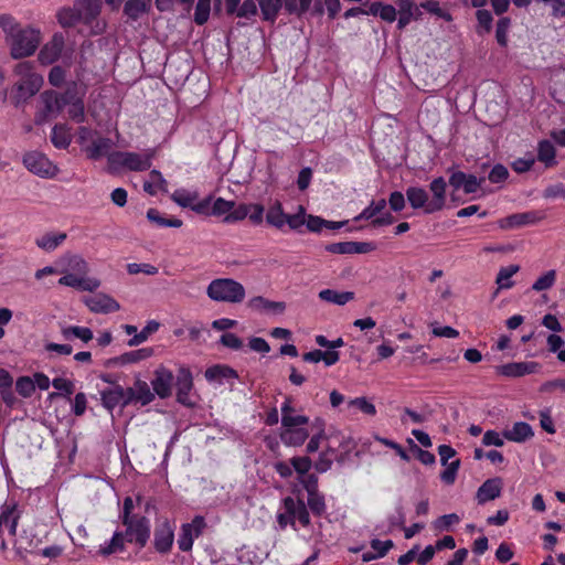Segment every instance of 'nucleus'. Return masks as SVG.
I'll list each match as a JSON object with an SVG mask.
<instances>
[{"mask_svg":"<svg viewBox=\"0 0 565 565\" xmlns=\"http://www.w3.org/2000/svg\"><path fill=\"white\" fill-rule=\"evenodd\" d=\"M422 12L415 7L412 0H401L398 2L397 29L403 30L413 19L417 20Z\"/></svg>","mask_w":565,"mask_h":565,"instance_id":"4be33fe9","label":"nucleus"},{"mask_svg":"<svg viewBox=\"0 0 565 565\" xmlns=\"http://www.w3.org/2000/svg\"><path fill=\"white\" fill-rule=\"evenodd\" d=\"M249 212L250 205L246 203H241L238 206H234L233 210L227 215H225L224 222L230 224L243 221L247 217Z\"/></svg>","mask_w":565,"mask_h":565,"instance_id":"bf43d9fd","label":"nucleus"},{"mask_svg":"<svg viewBox=\"0 0 565 565\" xmlns=\"http://www.w3.org/2000/svg\"><path fill=\"white\" fill-rule=\"evenodd\" d=\"M502 480L501 478L487 479L477 490L476 500L478 504H484L501 495Z\"/></svg>","mask_w":565,"mask_h":565,"instance_id":"6ab92c4d","label":"nucleus"},{"mask_svg":"<svg viewBox=\"0 0 565 565\" xmlns=\"http://www.w3.org/2000/svg\"><path fill=\"white\" fill-rule=\"evenodd\" d=\"M309 424V417L305 415H285L281 416V426L282 429H295L303 427Z\"/></svg>","mask_w":565,"mask_h":565,"instance_id":"4d7b16f0","label":"nucleus"},{"mask_svg":"<svg viewBox=\"0 0 565 565\" xmlns=\"http://www.w3.org/2000/svg\"><path fill=\"white\" fill-rule=\"evenodd\" d=\"M175 522L167 516L156 520L152 533V548L156 553L166 556L172 552L175 540Z\"/></svg>","mask_w":565,"mask_h":565,"instance_id":"0eeeda50","label":"nucleus"},{"mask_svg":"<svg viewBox=\"0 0 565 565\" xmlns=\"http://www.w3.org/2000/svg\"><path fill=\"white\" fill-rule=\"evenodd\" d=\"M349 406H354L363 414L374 416L376 414V407L366 397H355L349 402Z\"/></svg>","mask_w":565,"mask_h":565,"instance_id":"338daca9","label":"nucleus"},{"mask_svg":"<svg viewBox=\"0 0 565 565\" xmlns=\"http://www.w3.org/2000/svg\"><path fill=\"white\" fill-rule=\"evenodd\" d=\"M259 8L263 19L274 23L282 8V0H259Z\"/></svg>","mask_w":565,"mask_h":565,"instance_id":"e433bc0d","label":"nucleus"},{"mask_svg":"<svg viewBox=\"0 0 565 565\" xmlns=\"http://www.w3.org/2000/svg\"><path fill=\"white\" fill-rule=\"evenodd\" d=\"M307 215L303 206H299V210L295 214H287L286 224L290 230L298 231L302 225L306 224Z\"/></svg>","mask_w":565,"mask_h":565,"instance_id":"e2e57ef3","label":"nucleus"},{"mask_svg":"<svg viewBox=\"0 0 565 565\" xmlns=\"http://www.w3.org/2000/svg\"><path fill=\"white\" fill-rule=\"evenodd\" d=\"M420 7L425 9L427 12L447 21H452V15L450 12L440 8L439 2L436 0H426L420 3Z\"/></svg>","mask_w":565,"mask_h":565,"instance_id":"6e6d98bb","label":"nucleus"},{"mask_svg":"<svg viewBox=\"0 0 565 565\" xmlns=\"http://www.w3.org/2000/svg\"><path fill=\"white\" fill-rule=\"evenodd\" d=\"M82 96H84V92H81L79 85L76 82H71L66 85V88L63 93H58V100L62 108L64 109L66 106L76 102Z\"/></svg>","mask_w":565,"mask_h":565,"instance_id":"58836bf2","label":"nucleus"},{"mask_svg":"<svg viewBox=\"0 0 565 565\" xmlns=\"http://www.w3.org/2000/svg\"><path fill=\"white\" fill-rule=\"evenodd\" d=\"M376 248L373 242H339L330 243L324 246V249L331 254H366Z\"/></svg>","mask_w":565,"mask_h":565,"instance_id":"f8f14e48","label":"nucleus"},{"mask_svg":"<svg viewBox=\"0 0 565 565\" xmlns=\"http://www.w3.org/2000/svg\"><path fill=\"white\" fill-rule=\"evenodd\" d=\"M111 140L105 137H98L93 140L89 146L85 148V152L88 159L98 160L104 156H109V150L111 149Z\"/></svg>","mask_w":565,"mask_h":565,"instance_id":"a878e982","label":"nucleus"},{"mask_svg":"<svg viewBox=\"0 0 565 565\" xmlns=\"http://www.w3.org/2000/svg\"><path fill=\"white\" fill-rule=\"evenodd\" d=\"M311 3L312 0H282L286 12L299 17L309 10Z\"/></svg>","mask_w":565,"mask_h":565,"instance_id":"8fccbe9b","label":"nucleus"},{"mask_svg":"<svg viewBox=\"0 0 565 565\" xmlns=\"http://www.w3.org/2000/svg\"><path fill=\"white\" fill-rule=\"evenodd\" d=\"M287 214L284 212L282 205L279 201H276L269 206L266 213V222L276 228H282L286 225Z\"/></svg>","mask_w":565,"mask_h":565,"instance_id":"473e14b6","label":"nucleus"},{"mask_svg":"<svg viewBox=\"0 0 565 565\" xmlns=\"http://www.w3.org/2000/svg\"><path fill=\"white\" fill-rule=\"evenodd\" d=\"M151 0H127L124 6V13L130 20L137 21L150 9Z\"/></svg>","mask_w":565,"mask_h":565,"instance_id":"c756f323","label":"nucleus"},{"mask_svg":"<svg viewBox=\"0 0 565 565\" xmlns=\"http://www.w3.org/2000/svg\"><path fill=\"white\" fill-rule=\"evenodd\" d=\"M198 198L199 195L196 192H189L185 189H178L171 195L173 202L182 207L189 209L192 207L193 202L196 201Z\"/></svg>","mask_w":565,"mask_h":565,"instance_id":"de8ad7c7","label":"nucleus"},{"mask_svg":"<svg viewBox=\"0 0 565 565\" xmlns=\"http://www.w3.org/2000/svg\"><path fill=\"white\" fill-rule=\"evenodd\" d=\"M135 500L126 497L119 512V521L122 530H116L109 540L98 546L97 555L103 558L130 562L150 559L149 553L143 550L151 537L150 519L143 514L135 513Z\"/></svg>","mask_w":565,"mask_h":565,"instance_id":"f257e3e1","label":"nucleus"},{"mask_svg":"<svg viewBox=\"0 0 565 565\" xmlns=\"http://www.w3.org/2000/svg\"><path fill=\"white\" fill-rule=\"evenodd\" d=\"M0 514H6L8 522H3V525L8 527L10 535L15 536L21 518V511L18 510L17 503L4 504Z\"/></svg>","mask_w":565,"mask_h":565,"instance_id":"7c9ffc66","label":"nucleus"},{"mask_svg":"<svg viewBox=\"0 0 565 565\" xmlns=\"http://www.w3.org/2000/svg\"><path fill=\"white\" fill-rule=\"evenodd\" d=\"M319 298L323 301L343 306L354 298L352 291H335L333 289H323L319 292Z\"/></svg>","mask_w":565,"mask_h":565,"instance_id":"c9c22d12","label":"nucleus"},{"mask_svg":"<svg viewBox=\"0 0 565 565\" xmlns=\"http://www.w3.org/2000/svg\"><path fill=\"white\" fill-rule=\"evenodd\" d=\"M65 45V39L62 33H55L51 41L46 43L39 53V61L44 65H50L56 62Z\"/></svg>","mask_w":565,"mask_h":565,"instance_id":"4468645a","label":"nucleus"},{"mask_svg":"<svg viewBox=\"0 0 565 565\" xmlns=\"http://www.w3.org/2000/svg\"><path fill=\"white\" fill-rule=\"evenodd\" d=\"M520 267L518 265H509L507 267H501L498 276L497 284L501 289H509L513 286V281L511 280L512 276L519 271Z\"/></svg>","mask_w":565,"mask_h":565,"instance_id":"a18cd8bd","label":"nucleus"},{"mask_svg":"<svg viewBox=\"0 0 565 565\" xmlns=\"http://www.w3.org/2000/svg\"><path fill=\"white\" fill-rule=\"evenodd\" d=\"M556 273L555 270L551 269L535 280L532 289L535 291L547 290L554 285Z\"/></svg>","mask_w":565,"mask_h":565,"instance_id":"680f3d73","label":"nucleus"},{"mask_svg":"<svg viewBox=\"0 0 565 565\" xmlns=\"http://www.w3.org/2000/svg\"><path fill=\"white\" fill-rule=\"evenodd\" d=\"M154 353L152 348H141L138 350L125 352L118 356L109 358L104 362L105 367L124 366L127 364L138 363L151 358Z\"/></svg>","mask_w":565,"mask_h":565,"instance_id":"ddd939ff","label":"nucleus"},{"mask_svg":"<svg viewBox=\"0 0 565 565\" xmlns=\"http://www.w3.org/2000/svg\"><path fill=\"white\" fill-rule=\"evenodd\" d=\"M52 386L62 392V394H58V393H51L50 396L53 398V397H56V396H60V395H63L67 398H70V396L74 393L75 391V384L73 381L68 380V379H64V377H55L53 379L52 381Z\"/></svg>","mask_w":565,"mask_h":565,"instance_id":"09e8293b","label":"nucleus"},{"mask_svg":"<svg viewBox=\"0 0 565 565\" xmlns=\"http://www.w3.org/2000/svg\"><path fill=\"white\" fill-rule=\"evenodd\" d=\"M15 390L22 397H31L35 392L34 382L30 376H20L15 382Z\"/></svg>","mask_w":565,"mask_h":565,"instance_id":"13d9d810","label":"nucleus"},{"mask_svg":"<svg viewBox=\"0 0 565 565\" xmlns=\"http://www.w3.org/2000/svg\"><path fill=\"white\" fill-rule=\"evenodd\" d=\"M51 142L57 149H66L71 145L72 135L66 125L57 124L52 128Z\"/></svg>","mask_w":565,"mask_h":565,"instance_id":"c85d7f7f","label":"nucleus"},{"mask_svg":"<svg viewBox=\"0 0 565 565\" xmlns=\"http://www.w3.org/2000/svg\"><path fill=\"white\" fill-rule=\"evenodd\" d=\"M503 436L510 441L524 443L534 436V431L530 424L518 422L511 429L504 430Z\"/></svg>","mask_w":565,"mask_h":565,"instance_id":"393cba45","label":"nucleus"},{"mask_svg":"<svg viewBox=\"0 0 565 565\" xmlns=\"http://www.w3.org/2000/svg\"><path fill=\"white\" fill-rule=\"evenodd\" d=\"M102 405L109 412H113L116 407L121 409L124 406V393L121 385H115L110 388H105L100 392Z\"/></svg>","mask_w":565,"mask_h":565,"instance_id":"412c9836","label":"nucleus"},{"mask_svg":"<svg viewBox=\"0 0 565 565\" xmlns=\"http://www.w3.org/2000/svg\"><path fill=\"white\" fill-rule=\"evenodd\" d=\"M290 465L294 471L298 475V478L309 473L313 466L312 460L308 456H295L290 458Z\"/></svg>","mask_w":565,"mask_h":565,"instance_id":"3c124183","label":"nucleus"},{"mask_svg":"<svg viewBox=\"0 0 565 565\" xmlns=\"http://www.w3.org/2000/svg\"><path fill=\"white\" fill-rule=\"evenodd\" d=\"M76 7L85 24H92L102 11V0H77Z\"/></svg>","mask_w":565,"mask_h":565,"instance_id":"5701e85b","label":"nucleus"},{"mask_svg":"<svg viewBox=\"0 0 565 565\" xmlns=\"http://www.w3.org/2000/svg\"><path fill=\"white\" fill-rule=\"evenodd\" d=\"M66 237L67 235L64 232H49L41 237H38L35 239V244L39 248L45 252H52L56 249L66 239Z\"/></svg>","mask_w":565,"mask_h":565,"instance_id":"cd10ccee","label":"nucleus"},{"mask_svg":"<svg viewBox=\"0 0 565 565\" xmlns=\"http://www.w3.org/2000/svg\"><path fill=\"white\" fill-rule=\"evenodd\" d=\"M147 218L150 222L156 223L160 227L178 228V227H181L183 224L180 218H177V217L167 218V217L162 216L161 213L157 209H149L147 211Z\"/></svg>","mask_w":565,"mask_h":565,"instance_id":"a19ab883","label":"nucleus"},{"mask_svg":"<svg viewBox=\"0 0 565 565\" xmlns=\"http://www.w3.org/2000/svg\"><path fill=\"white\" fill-rule=\"evenodd\" d=\"M512 21L509 17H501L495 24V41L501 47L508 46V33L510 31Z\"/></svg>","mask_w":565,"mask_h":565,"instance_id":"c03bdc74","label":"nucleus"},{"mask_svg":"<svg viewBox=\"0 0 565 565\" xmlns=\"http://www.w3.org/2000/svg\"><path fill=\"white\" fill-rule=\"evenodd\" d=\"M127 271L130 275H137L142 273L148 276H153L158 274L159 269L156 266L147 263H130L127 265Z\"/></svg>","mask_w":565,"mask_h":565,"instance_id":"774afa93","label":"nucleus"},{"mask_svg":"<svg viewBox=\"0 0 565 565\" xmlns=\"http://www.w3.org/2000/svg\"><path fill=\"white\" fill-rule=\"evenodd\" d=\"M160 324L156 320H150L142 328V330L136 333L131 339L128 340L127 344L129 347H138L139 344L146 342L148 338L158 331Z\"/></svg>","mask_w":565,"mask_h":565,"instance_id":"79ce46f5","label":"nucleus"},{"mask_svg":"<svg viewBox=\"0 0 565 565\" xmlns=\"http://www.w3.org/2000/svg\"><path fill=\"white\" fill-rule=\"evenodd\" d=\"M282 504L291 524L298 520L303 527H308L310 525V513L300 493L296 499L292 497H286L282 500Z\"/></svg>","mask_w":565,"mask_h":565,"instance_id":"9d476101","label":"nucleus"},{"mask_svg":"<svg viewBox=\"0 0 565 565\" xmlns=\"http://www.w3.org/2000/svg\"><path fill=\"white\" fill-rule=\"evenodd\" d=\"M205 527L206 522L202 515H195L191 522L183 523L177 540L179 550L181 552H190L194 540L202 535Z\"/></svg>","mask_w":565,"mask_h":565,"instance_id":"1a4fd4ad","label":"nucleus"},{"mask_svg":"<svg viewBox=\"0 0 565 565\" xmlns=\"http://www.w3.org/2000/svg\"><path fill=\"white\" fill-rule=\"evenodd\" d=\"M459 468L460 459H456L446 465V469L440 473L441 481L446 484L455 483Z\"/></svg>","mask_w":565,"mask_h":565,"instance_id":"0e129e2a","label":"nucleus"},{"mask_svg":"<svg viewBox=\"0 0 565 565\" xmlns=\"http://www.w3.org/2000/svg\"><path fill=\"white\" fill-rule=\"evenodd\" d=\"M211 12V0H198L194 11V22L203 25L207 22Z\"/></svg>","mask_w":565,"mask_h":565,"instance_id":"5fc2aeb1","label":"nucleus"},{"mask_svg":"<svg viewBox=\"0 0 565 565\" xmlns=\"http://www.w3.org/2000/svg\"><path fill=\"white\" fill-rule=\"evenodd\" d=\"M62 335L65 340H70L72 337L81 339L87 343L93 339V331L87 327L70 326L62 329Z\"/></svg>","mask_w":565,"mask_h":565,"instance_id":"37998d69","label":"nucleus"},{"mask_svg":"<svg viewBox=\"0 0 565 565\" xmlns=\"http://www.w3.org/2000/svg\"><path fill=\"white\" fill-rule=\"evenodd\" d=\"M234 206V201H227L223 198H217L212 205L211 214L215 216L227 215Z\"/></svg>","mask_w":565,"mask_h":565,"instance_id":"69168bd1","label":"nucleus"},{"mask_svg":"<svg viewBox=\"0 0 565 565\" xmlns=\"http://www.w3.org/2000/svg\"><path fill=\"white\" fill-rule=\"evenodd\" d=\"M154 153V149H149L143 154L131 151H114L108 156V170L111 173H116L120 169L135 172L147 171L152 166Z\"/></svg>","mask_w":565,"mask_h":565,"instance_id":"39448f33","label":"nucleus"},{"mask_svg":"<svg viewBox=\"0 0 565 565\" xmlns=\"http://www.w3.org/2000/svg\"><path fill=\"white\" fill-rule=\"evenodd\" d=\"M407 443L409 445L411 451L416 456V458L426 466L434 465L436 462V457L433 452L428 450H424L420 447H418L417 444L414 443L413 439L408 438Z\"/></svg>","mask_w":565,"mask_h":565,"instance_id":"603ef678","label":"nucleus"},{"mask_svg":"<svg viewBox=\"0 0 565 565\" xmlns=\"http://www.w3.org/2000/svg\"><path fill=\"white\" fill-rule=\"evenodd\" d=\"M57 21L62 28H72L83 22L78 8H62L57 12Z\"/></svg>","mask_w":565,"mask_h":565,"instance_id":"4c0bfd02","label":"nucleus"},{"mask_svg":"<svg viewBox=\"0 0 565 565\" xmlns=\"http://www.w3.org/2000/svg\"><path fill=\"white\" fill-rule=\"evenodd\" d=\"M279 437L281 443L287 447H300L309 438V431L306 427L282 429Z\"/></svg>","mask_w":565,"mask_h":565,"instance_id":"b1692460","label":"nucleus"},{"mask_svg":"<svg viewBox=\"0 0 565 565\" xmlns=\"http://www.w3.org/2000/svg\"><path fill=\"white\" fill-rule=\"evenodd\" d=\"M204 375L207 381L212 382L222 379H236L237 372L231 366L216 364L207 367Z\"/></svg>","mask_w":565,"mask_h":565,"instance_id":"72a5a7b5","label":"nucleus"},{"mask_svg":"<svg viewBox=\"0 0 565 565\" xmlns=\"http://www.w3.org/2000/svg\"><path fill=\"white\" fill-rule=\"evenodd\" d=\"M24 167L32 173L51 179L54 178L58 171L57 167L43 153L39 151H30L23 156Z\"/></svg>","mask_w":565,"mask_h":565,"instance_id":"6e6552de","label":"nucleus"},{"mask_svg":"<svg viewBox=\"0 0 565 565\" xmlns=\"http://www.w3.org/2000/svg\"><path fill=\"white\" fill-rule=\"evenodd\" d=\"M446 190V180L443 177H438L429 183V191L433 195L430 200L428 192L422 186H408L405 195L414 210L423 209L426 214H433L445 207Z\"/></svg>","mask_w":565,"mask_h":565,"instance_id":"f03ea898","label":"nucleus"},{"mask_svg":"<svg viewBox=\"0 0 565 565\" xmlns=\"http://www.w3.org/2000/svg\"><path fill=\"white\" fill-rule=\"evenodd\" d=\"M86 306L95 313H110L119 310V303L111 297L98 294L86 300Z\"/></svg>","mask_w":565,"mask_h":565,"instance_id":"a211bd4d","label":"nucleus"},{"mask_svg":"<svg viewBox=\"0 0 565 565\" xmlns=\"http://www.w3.org/2000/svg\"><path fill=\"white\" fill-rule=\"evenodd\" d=\"M555 157L556 150L553 143L547 139L540 140L537 143V160L544 163L546 168H553L557 164Z\"/></svg>","mask_w":565,"mask_h":565,"instance_id":"bb28decb","label":"nucleus"},{"mask_svg":"<svg viewBox=\"0 0 565 565\" xmlns=\"http://www.w3.org/2000/svg\"><path fill=\"white\" fill-rule=\"evenodd\" d=\"M83 97L84 96H82L79 99H77L76 102L68 105L70 106L68 111H67L68 117L77 124H82L86 119L85 105H84Z\"/></svg>","mask_w":565,"mask_h":565,"instance_id":"052dcab7","label":"nucleus"},{"mask_svg":"<svg viewBox=\"0 0 565 565\" xmlns=\"http://www.w3.org/2000/svg\"><path fill=\"white\" fill-rule=\"evenodd\" d=\"M14 73L21 76V81L12 87L10 99L15 107H19L40 90L43 77L32 72V64L30 62L18 63L14 67Z\"/></svg>","mask_w":565,"mask_h":565,"instance_id":"7ed1b4c3","label":"nucleus"},{"mask_svg":"<svg viewBox=\"0 0 565 565\" xmlns=\"http://www.w3.org/2000/svg\"><path fill=\"white\" fill-rule=\"evenodd\" d=\"M540 364L537 362H510L497 366V374L505 377H521L537 372Z\"/></svg>","mask_w":565,"mask_h":565,"instance_id":"2eb2a0df","label":"nucleus"},{"mask_svg":"<svg viewBox=\"0 0 565 565\" xmlns=\"http://www.w3.org/2000/svg\"><path fill=\"white\" fill-rule=\"evenodd\" d=\"M543 218L539 212L531 211L524 213H515L500 221L501 228H513L523 225L535 224Z\"/></svg>","mask_w":565,"mask_h":565,"instance_id":"aec40b11","label":"nucleus"},{"mask_svg":"<svg viewBox=\"0 0 565 565\" xmlns=\"http://www.w3.org/2000/svg\"><path fill=\"white\" fill-rule=\"evenodd\" d=\"M247 307L260 313L281 315L286 310V303L284 301H273L263 296L250 298L247 302Z\"/></svg>","mask_w":565,"mask_h":565,"instance_id":"f3484780","label":"nucleus"},{"mask_svg":"<svg viewBox=\"0 0 565 565\" xmlns=\"http://www.w3.org/2000/svg\"><path fill=\"white\" fill-rule=\"evenodd\" d=\"M41 100L44 105L45 115L58 114L63 110L58 100V93L55 90H45L41 94Z\"/></svg>","mask_w":565,"mask_h":565,"instance_id":"ea45409f","label":"nucleus"},{"mask_svg":"<svg viewBox=\"0 0 565 565\" xmlns=\"http://www.w3.org/2000/svg\"><path fill=\"white\" fill-rule=\"evenodd\" d=\"M7 35L10 38L11 56L15 60L33 55L41 42L39 30L30 26L21 28L14 19L12 30Z\"/></svg>","mask_w":565,"mask_h":565,"instance_id":"20e7f679","label":"nucleus"},{"mask_svg":"<svg viewBox=\"0 0 565 565\" xmlns=\"http://www.w3.org/2000/svg\"><path fill=\"white\" fill-rule=\"evenodd\" d=\"M307 508L315 516L321 518L327 511L324 494L319 490L307 493Z\"/></svg>","mask_w":565,"mask_h":565,"instance_id":"2f4dec72","label":"nucleus"},{"mask_svg":"<svg viewBox=\"0 0 565 565\" xmlns=\"http://www.w3.org/2000/svg\"><path fill=\"white\" fill-rule=\"evenodd\" d=\"M177 401L184 406H193L190 393L193 388V376L189 367L181 366L175 377Z\"/></svg>","mask_w":565,"mask_h":565,"instance_id":"9b49d317","label":"nucleus"},{"mask_svg":"<svg viewBox=\"0 0 565 565\" xmlns=\"http://www.w3.org/2000/svg\"><path fill=\"white\" fill-rule=\"evenodd\" d=\"M174 376L168 369L160 367L154 372V379L151 382L154 393L160 398H167L171 395V387Z\"/></svg>","mask_w":565,"mask_h":565,"instance_id":"dca6fc26","label":"nucleus"},{"mask_svg":"<svg viewBox=\"0 0 565 565\" xmlns=\"http://www.w3.org/2000/svg\"><path fill=\"white\" fill-rule=\"evenodd\" d=\"M476 18L478 22V33H489L492 30L493 17L491 12L487 9H479L476 12Z\"/></svg>","mask_w":565,"mask_h":565,"instance_id":"864d4df0","label":"nucleus"},{"mask_svg":"<svg viewBox=\"0 0 565 565\" xmlns=\"http://www.w3.org/2000/svg\"><path fill=\"white\" fill-rule=\"evenodd\" d=\"M135 390H136L137 402L141 406H146L154 399V393L151 392L147 382L141 381L139 379L136 380Z\"/></svg>","mask_w":565,"mask_h":565,"instance_id":"49530a36","label":"nucleus"},{"mask_svg":"<svg viewBox=\"0 0 565 565\" xmlns=\"http://www.w3.org/2000/svg\"><path fill=\"white\" fill-rule=\"evenodd\" d=\"M206 295L217 302L239 303L246 291L241 282L232 278H216L209 284Z\"/></svg>","mask_w":565,"mask_h":565,"instance_id":"423d86ee","label":"nucleus"},{"mask_svg":"<svg viewBox=\"0 0 565 565\" xmlns=\"http://www.w3.org/2000/svg\"><path fill=\"white\" fill-rule=\"evenodd\" d=\"M386 205L387 202L385 199H380L376 201L372 200L371 203L365 209H363L362 212L359 215H356L353 220L355 222L363 220H373L385 210Z\"/></svg>","mask_w":565,"mask_h":565,"instance_id":"f704fd0d","label":"nucleus"}]
</instances>
